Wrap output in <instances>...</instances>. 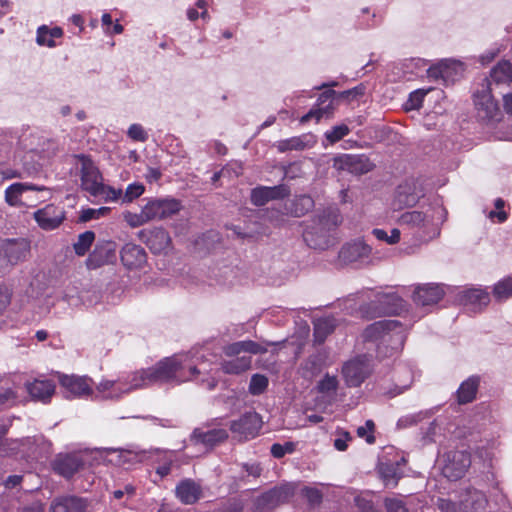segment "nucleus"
<instances>
[{"label": "nucleus", "mask_w": 512, "mask_h": 512, "mask_svg": "<svg viewBox=\"0 0 512 512\" xmlns=\"http://www.w3.org/2000/svg\"><path fill=\"white\" fill-rule=\"evenodd\" d=\"M183 353L174 354L159 360L146 369L134 371V385L141 389L153 385L177 386L187 382Z\"/></svg>", "instance_id": "nucleus-1"}, {"label": "nucleus", "mask_w": 512, "mask_h": 512, "mask_svg": "<svg viewBox=\"0 0 512 512\" xmlns=\"http://www.w3.org/2000/svg\"><path fill=\"white\" fill-rule=\"evenodd\" d=\"M447 211L440 204L422 206L421 210L407 211L401 214L399 223L415 229L418 239L428 242L440 234V226L446 220Z\"/></svg>", "instance_id": "nucleus-2"}, {"label": "nucleus", "mask_w": 512, "mask_h": 512, "mask_svg": "<svg viewBox=\"0 0 512 512\" xmlns=\"http://www.w3.org/2000/svg\"><path fill=\"white\" fill-rule=\"evenodd\" d=\"M341 223L337 208H328L313 219L305 222L303 239L315 250H326L335 244L334 232Z\"/></svg>", "instance_id": "nucleus-3"}, {"label": "nucleus", "mask_w": 512, "mask_h": 512, "mask_svg": "<svg viewBox=\"0 0 512 512\" xmlns=\"http://www.w3.org/2000/svg\"><path fill=\"white\" fill-rule=\"evenodd\" d=\"M364 337L378 342V354L388 357L402 349L406 340V327L398 320L384 319L369 325L364 331Z\"/></svg>", "instance_id": "nucleus-4"}, {"label": "nucleus", "mask_w": 512, "mask_h": 512, "mask_svg": "<svg viewBox=\"0 0 512 512\" xmlns=\"http://www.w3.org/2000/svg\"><path fill=\"white\" fill-rule=\"evenodd\" d=\"M183 355L187 382L198 381L209 391L215 389L218 383L212 374L215 370V356L204 349H193Z\"/></svg>", "instance_id": "nucleus-5"}, {"label": "nucleus", "mask_w": 512, "mask_h": 512, "mask_svg": "<svg viewBox=\"0 0 512 512\" xmlns=\"http://www.w3.org/2000/svg\"><path fill=\"white\" fill-rule=\"evenodd\" d=\"M473 101L480 121L492 125L502 120L503 112L492 95L490 82L487 78L482 80L481 88L474 92Z\"/></svg>", "instance_id": "nucleus-6"}, {"label": "nucleus", "mask_w": 512, "mask_h": 512, "mask_svg": "<svg viewBox=\"0 0 512 512\" xmlns=\"http://www.w3.org/2000/svg\"><path fill=\"white\" fill-rule=\"evenodd\" d=\"M438 466L445 478L456 481L464 477L471 466V455L466 450L449 449L439 455Z\"/></svg>", "instance_id": "nucleus-7"}, {"label": "nucleus", "mask_w": 512, "mask_h": 512, "mask_svg": "<svg viewBox=\"0 0 512 512\" xmlns=\"http://www.w3.org/2000/svg\"><path fill=\"white\" fill-rule=\"evenodd\" d=\"M134 372L116 380L103 379L96 385L95 399H120L132 391L141 389L134 385Z\"/></svg>", "instance_id": "nucleus-8"}, {"label": "nucleus", "mask_w": 512, "mask_h": 512, "mask_svg": "<svg viewBox=\"0 0 512 512\" xmlns=\"http://www.w3.org/2000/svg\"><path fill=\"white\" fill-rule=\"evenodd\" d=\"M372 372V359L366 355L356 356L342 366V376L348 387H358Z\"/></svg>", "instance_id": "nucleus-9"}, {"label": "nucleus", "mask_w": 512, "mask_h": 512, "mask_svg": "<svg viewBox=\"0 0 512 512\" xmlns=\"http://www.w3.org/2000/svg\"><path fill=\"white\" fill-rule=\"evenodd\" d=\"M59 382L66 399L88 398L94 395L93 381L87 376L62 374L59 376Z\"/></svg>", "instance_id": "nucleus-10"}, {"label": "nucleus", "mask_w": 512, "mask_h": 512, "mask_svg": "<svg viewBox=\"0 0 512 512\" xmlns=\"http://www.w3.org/2000/svg\"><path fill=\"white\" fill-rule=\"evenodd\" d=\"M294 494V488L289 484L274 487L263 493L255 500V512H272L279 505L286 503Z\"/></svg>", "instance_id": "nucleus-11"}, {"label": "nucleus", "mask_w": 512, "mask_h": 512, "mask_svg": "<svg viewBox=\"0 0 512 512\" xmlns=\"http://www.w3.org/2000/svg\"><path fill=\"white\" fill-rule=\"evenodd\" d=\"M424 196L422 183L416 179H407L400 184L392 201L395 210L414 206Z\"/></svg>", "instance_id": "nucleus-12"}, {"label": "nucleus", "mask_w": 512, "mask_h": 512, "mask_svg": "<svg viewBox=\"0 0 512 512\" xmlns=\"http://www.w3.org/2000/svg\"><path fill=\"white\" fill-rule=\"evenodd\" d=\"M262 425L263 421L258 413L246 412L230 423V430L235 438L246 441L255 438L259 434Z\"/></svg>", "instance_id": "nucleus-13"}, {"label": "nucleus", "mask_w": 512, "mask_h": 512, "mask_svg": "<svg viewBox=\"0 0 512 512\" xmlns=\"http://www.w3.org/2000/svg\"><path fill=\"white\" fill-rule=\"evenodd\" d=\"M76 168L80 170L81 187L90 195L103 183L102 175L92 161V159L84 154L75 155Z\"/></svg>", "instance_id": "nucleus-14"}, {"label": "nucleus", "mask_w": 512, "mask_h": 512, "mask_svg": "<svg viewBox=\"0 0 512 512\" xmlns=\"http://www.w3.org/2000/svg\"><path fill=\"white\" fill-rule=\"evenodd\" d=\"M138 236L153 254L166 255L173 249L172 239L169 233L162 227L141 230Z\"/></svg>", "instance_id": "nucleus-15"}, {"label": "nucleus", "mask_w": 512, "mask_h": 512, "mask_svg": "<svg viewBox=\"0 0 512 512\" xmlns=\"http://www.w3.org/2000/svg\"><path fill=\"white\" fill-rule=\"evenodd\" d=\"M227 438L228 432L226 429L205 424L193 430L190 436V442L194 445H203L206 448H212Z\"/></svg>", "instance_id": "nucleus-16"}, {"label": "nucleus", "mask_w": 512, "mask_h": 512, "mask_svg": "<svg viewBox=\"0 0 512 512\" xmlns=\"http://www.w3.org/2000/svg\"><path fill=\"white\" fill-rule=\"evenodd\" d=\"M144 206L150 221L169 218L181 209V203L174 198L151 199Z\"/></svg>", "instance_id": "nucleus-17"}, {"label": "nucleus", "mask_w": 512, "mask_h": 512, "mask_svg": "<svg viewBox=\"0 0 512 512\" xmlns=\"http://www.w3.org/2000/svg\"><path fill=\"white\" fill-rule=\"evenodd\" d=\"M458 302L472 312H480L490 303V293L481 287H472L460 291Z\"/></svg>", "instance_id": "nucleus-18"}, {"label": "nucleus", "mask_w": 512, "mask_h": 512, "mask_svg": "<svg viewBox=\"0 0 512 512\" xmlns=\"http://www.w3.org/2000/svg\"><path fill=\"white\" fill-rule=\"evenodd\" d=\"M29 252L30 242L27 239H5L0 242V255L12 265L25 260Z\"/></svg>", "instance_id": "nucleus-19"}, {"label": "nucleus", "mask_w": 512, "mask_h": 512, "mask_svg": "<svg viewBox=\"0 0 512 512\" xmlns=\"http://www.w3.org/2000/svg\"><path fill=\"white\" fill-rule=\"evenodd\" d=\"M336 92L334 90H326L321 93L317 99L316 104L310 109V111L301 117V122L305 123L311 119H315L317 122L323 118H329L334 113V97Z\"/></svg>", "instance_id": "nucleus-20"}, {"label": "nucleus", "mask_w": 512, "mask_h": 512, "mask_svg": "<svg viewBox=\"0 0 512 512\" xmlns=\"http://www.w3.org/2000/svg\"><path fill=\"white\" fill-rule=\"evenodd\" d=\"M335 165L341 170L356 175L368 173L374 167L365 154H343L335 159Z\"/></svg>", "instance_id": "nucleus-21"}, {"label": "nucleus", "mask_w": 512, "mask_h": 512, "mask_svg": "<svg viewBox=\"0 0 512 512\" xmlns=\"http://www.w3.org/2000/svg\"><path fill=\"white\" fill-rule=\"evenodd\" d=\"M34 219L43 230H54L64 221L65 211L62 207L49 204L37 210Z\"/></svg>", "instance_id": "nucleus-22"}, {"label": "nucleus", "mask_w": 512, "mask_h": 512, "mask_svg": "<svg viewBox=\"0 0 512 512\" xmlns=\"http://www.w3.org/2000/svg\"><path fill=\"white\" fill-rule=\"evenodd\" d=\"M371 253V247L363 240L356 239L342 246L338 257L344 264L363 262L368 259Z\"/></svg>", "instance_id": "nucleus-23"}, {"label": "nucleus", "mask_w": 512, "mask_h": 512, "mask_svg": "<svg viewBox=\"0 0 512 512\" xmlns=\"http://www.w3.org/2000/svg\"><path fill=\"white\" fill-rule=\"evenodd\" d=\"M442 285L427 283L418 285L413 292V301L416 305L428 307L437 304L444 296Z\"/></svg>", "instance_id": "nucleus-24"}, {"label": "nucleus", "mask_w": 512, "mask_h": 512, "mask_svg": "<svg viewBox=\"0 0 512 512\" xmlns=\"http://www.w3.org/2000/svg\"><path fill=\"white\" fill-rule=\"evenodd\" d=\"M30 191L43 192L47 191V188L30 183H13L5 190V201L12 207L25 206L24 195Z\"/></svg>", "instance_id": "nucleus-25"}, {"label": "nucleus", "mask_w": 512, "mask_h": 512, "mask_svg": "<svg viewBox=\"0 0 512 512\" xmlns=\"http://www.w3.org/2000/svg\"><path fill=\"white\" fill-rule=\"evenodd\" d=\"M123 265L129 269H141L147 262V254L143 247L133 243L125 244L120 252Z\"/></svg>", "instance_id": "nucleus-26"}, {"label": "nucleus", "mask_w": 512, "mask_h": 512, "mask_svg": "<svg viewBox=\"0 0 512 512\" xmlns=\"http://www.w3.org/2000/svg\"><path fill=\"white\" fill-rule=\"evenodd\" d=\"M289 192V189L284 185L256 187L251 191V202L256 206H263L270 200L282 199L288 196Z\"/></svg>", "instance_id": "nucleus-27"}, {"label": "nucleus", "mask_w": 512, "mask_h": 512, "mask_svg": "<svg viewBox=\"0 0 512 512\" xmlns=\"http://www.w3.org/2000/svg\"><path fill=\"white\" fill-rule=\"evenodd\" d=\"M115 258V245L113 242L98 243L86 260L89 269H96Z\"/></svg>", "instance_id": "nucleus-28"}, {"label": "nucleus", "mask_w": 512, "mask_h": 512, "mask_svg": "<svg viewBox=\"0 0 512 512\" xmlns=\"http://www.w3.org/2000/svg\"><path fill=\"white\" fill-rule=\"evenodd\" d=\"M175 495L181 503L191 505L200 499L202 489L194 480L184 479L176 486Z\"/></svg>", "instance_id": "nucleus-29"}, {"label": "nucleus", "mask_w": 512, "mask_h": 512, "mask_svg": "<svg viewBox=\"0 0 512 512\" xmlns=\"http://www.w3.org/2000/svg\"><path fill=\"white\" fill-rule=\"evenodd\" d=\"M375 302L381 305L378 314H400L406 308V302L395 292L378 293Z\"/></svg>", "instance_id": "nucleus-30"}, {"label": "nucleus", "mask_w": 512, "mask_h": 512, "mask_svg": "<svg viewBox=\"0 0 512 512\" xmlns=\"http://www.w3.org/2000/svg\"><path fill=\"white\" fill-rule=\"evenodd\" d=\"M84 465L83 459L76 454L59 456L53 463V469L59 475L70 478Z\"/></svg>", "instance_id": "nucleus-31"}, {"label": "nucleus", "mask_w": 512, "mask_h": 512, "mask_svg": "<svg viewBox=\"0 0 512 512\" xmlns=\"http://www.w3.org/2000/svg\"><path fill=\"white\" fill-rule=\"evenodd\" d=\"M267 347L252 340L237 341L224 346L223 352L227 357H239L242 352L250 354H263L267 352Z\"/></svg>", "instance_id": "nucleus-32"}, {"label": "nucleus", "mask_w": 512, "mask_h": 512, "mask_svg": "<svg viewBox=\"0 0 512 512\" xmlns=\"http://www.w3.org/2000/svg\"><path fill=\"white\" fill-rule=\"evenodd\" d=\"M27 391L34 400L47 403L55 392V384L51 380L36 379L27 384Z\"/></svg>", "instance_id": "nucleus-33"}, {"label": "nucleus", "mask_w": 512, "mask_h": 512, "mask_svg": "<svg viewBox=\"0 0 512 512\" xmlns=\"http://www.w3.org/2000/svg\"><path fill=\"white\" fill-rule=\"evenodd\" d=\"M64 35L61 27H49L41 25L36 30V43L41 47L55 48L58 44L57 39H61Z\"/></svg>", "instance_id": "nucleus-34"}, {"label": "nucleus", "mask_w": 512, "mask_h": 512, "mask_svg": "<svg viewBox=\"0 0 512 512\" xmlns=\"http://www.w3.org/2000/svg\"><path fill=\"white\" fill-rule=\"evenodd\" d=\"M465 70L464 63L456 59H444L433 68V74L448 80H454L463 74Z\"/></svg>", "instance_id": "nucleus-35"}, {"label": "nucleus", "mask_w": 512, "mask_h": 512, "mask_svg": "<svg viewBox=\"0 0 512 512\" xmlns=\"http://www.w3.org/2000/svg\"><path fill=\"white\" fill-rule=\"evenodd\" d=\"M401 462H404V458H402L401 461L396 462H380L379 473L386 487L394 488L397 485L398 480L402 477L403 472L401 470Z\"/></svg>", "instance_id": "nucleus-36"}, {"label": "nucleus", "mask_w": 512, "mask_h": 512, "mask_svg": "<svg viewBox=\"0 0 512 512\" xmlns=\"http://www.w3.org/2000/svg\"><path fill=\"white\" fill-rule=\"evenodd\" d=\"M85 509V502L74 496L57 498L50 507L51 512H84Z\"/></svg>", "instance_id": "nucleus-37"}, {"label": "nucleus", "mask_w": 512, "mask_h": 512, "mask_svg": "<svg viewBox=\"0 0 512 512\" xmlns=\"http://www.w3.org/2000/svg\"><path fill=\"white\" fill-rule=\"evenodd\" d=\"M413 371L408 366H398L395 370V389L388 391L390 397H395L406 391L413 382Z\"/></svg>", "instance_id": "nucleus-38"}, {"label": "nucleus", "mask_w": 512, "mask_h": 512, "mask_svg": "<svg viewBox=\"0 0 512 512\" xmlns=\"http://www.w3.org/2000/svg\"><path fill=\"white\" fill-rule=\"evenodd\" d=\"M480 377L473 375L463 381L457 390V399L460 404L472 402L478 391Z\"/></svg>", "instance_id": "nucleus-39"}, {"label": "nucleus", "mask_w": 512, "mask_h": 512, "mask_svg": "<svg viewBox=\"0 0 512 512\" xmlns=\"http://www.w3.org/2000/svg\"><path fill=\"white\" fill-rule=\"evenodd\" d=\"M486 495L477 489H467L464 498L462 499L465 510L469 512H479L485 509L487 505Z\"/></svg>", "instance_id": "nucleus-40"}, {"label": "nucleus", "mask_w": 512, "mask_h": 512, "mask_svg": "<svg viewBox=\"0 0 512 512\" xmlns=\"http://www.w3.org/2000/svg\"><path fill=\"white\" fill-rule=\"evenodd\" d=\"M251 362L252 359L250 356H240L223 360L220 366L224 373L238 375L247 371L251 367Z\"/></svg>", "instance_id": "nucleus-41"}, {"label": "nucleus", "mask_w": 512, "mask_h": 512, "mask_svg": "<svg viewBox=\"0 0 512 512\" xmlns=\"http://www.w3.org/2000/svg\"><path fill=\"white\" fill-rule=\"evenodd\" d=\"M336 326V320L332 316H324L314 321V340L321 344L327 336L333 332Z\"/></svg>", "instance_id": "nucleus-42"}, {"label": "nucleus", "mask_w": 512, "mask_h": 512, "mask_svg": "<svg viewBox=\"0 0 512 512\" xmlns=\"http://www.w3.org/2000/svg\"><path fill=\"white\" fill-rule=\"evenodd\" d=\"M490 78L496 84H510L512 82V63L508 60L500 61L491 69Z\"/></svg>", "instance_id": "nucleus-43"}, {"label": "nucleus", "mask_w": 512, "mask_h": 512, "mask_svg": "<svg viewBox=\"0 0 512 512\" xmlns=\"http://www.w3.org/2000/svg\"><path fill=\"white\" fill-rule=\"evenodd\" d=\"M339 381L336 376L325 374L324 377L317 383L316 390L318 393L327 398L329 402L335 399Z\"/></svg>", "instance_id": "nucleus-44"}, {"label": "nucleus", "mask_w": 512, "mask_h": 512, "mask_svg": "<svg viewBox=\"0 0 512 512\" xmlns=\"http://www.w3.org/2000/svg\"><path fill=\"white\" fill-rule=\"evenodd\" d=\"M492 294L498 302L505 301L512 297V275L504 277L495 283Z\"/></svg>", "instance_id": "nucleus-45"}, {"label": "nucleus", "mask_w": 512, "mask_h": 512, "mask_svg": "<svg viewBox=\"0 0 512 512\" xmlns=\"http://www.w3.org/2000/svg\"><path fill=\"white\" fill-rule=\"evenodd\" d=\"M160 455L161 459L155 468V472L159 479H163L171 473V469L175 461V456L171 451L161 452Z\"/></svg>", "instance_id": "nucleus-46"}, {"label": "nucleus", "mask_w": 512, "mask_h": 512, "mask_svg": "<svg viewBox=\"0 0 512 512\" xmlns=\"http://www.w3.org/2000/svg\"><path fill=\"white\" fill-rule=\"evenodd\" d=\"M95 240L93 231H85L78 236L77 241L73 244L74 251L78 256H84Z\"/></svg>", "instance_id": "nucleus-47"}, {"label": "nucleus", "mask_w": 512, "mask_h": 512, "mask_svg": "<svg viewBox=\"0 0 512 512\" xmlns=\"http://www.w3.org/2000/svg\"><path fill=\"white\" fill-rule=\"evenodd\" d=\"M122 190L116 189L111 186L101 184L98 188L92 193L91 196L100 197L105 202H114L121 198Z\"/></svg>", "instance_id": "nucleus-48"}, {"label": "nucleus", "mask_w": 512, "mask_h": 512, "mask_svg": "<svg viewBox=\"0 0 512 512\" xmlns=\"http://www.w3.org/2000/svg\"><path fill=\"white\" fill-rule=\"evenodd\" d=\"M275 147L280 153L287 151H300L305 148V143L301 137H291L288 139L280 140L275 143Z\"/></svg>", "instance_id": "nucleus-49"}, {"label": "nucleus", "mask_w": 512, "mask_h": 512, "mask_svg": "<svg viewBox=\"0 0 512 512\" xmlns=\"http://www.w3.org/2000/svg\"><path fill=\"white\" fill-rule=\"evenodd\" d=\"M269 384V380L265 375L262 374H253L249 383V393L251 395H261L265 392Z\"/></svg>", "instance_id": "nucleus-50"}, {"label": "nucleus", "mask_w": 512, "mask_h": 512, "mask_svg": "<svg viewBox=\"0 0 512 512\" xmlns=\"http://www.w3.org/2000/svg\"><path fill=\"white\" fill-rule=\"evenodd\" d=\"M301 371L302 376L304 378H313L315 375H317L321 371V365L320 360L317 356H310L308 357L302 364H301Z\"/></svg>", "instance_id": "nucleus-51"}, {"label": "nucleus", "mask_w": 512, "mask_h": 512, "mask_svg": "<svg viewBox=\"0 0 512 512\" xmlns=\"http://www.w3.org/2000/svg\"><path fill=\"white\" fill-rule=\"evenodd\" d=\"M372 234L375 236L376 239L384 241L390 245L398 243L400 241L401 236V232L397 228L392 229L390 234H388L383 229L375 228L372 230Z\"/></svg>", "instance_id": "nucleus-52"}, {"label": "nucleus", "mask_w": 512, "mask_h": 512, "mask_svg": "<svg viewBox=\"0 0 512 512\" xmlns=\"http://www.w3.org/2000/svg\"><path fill=\"white\" fill-rule=\"evenodd\" d=\"M124 219L133 228L142 226L150 221L145 206H143L140 213H125Z\"/></svg>", "instance_id": "nucleus-53"}, {"label": "nucleus", "mask_w": 512, "mask_h": 512, "mask_svg": "<svg viewBox=\"0 0 512 512\" xmlns=\"http://www.w3.org/2000/svg\"><path fill=\"white\" fill-rule=\"evenodd\" d=\"M349 132L350 129L346 124H339L326 131L325 137L330 143L334 144L347 136Z\"/></svg>", "instance_id": "nucleus-54"}, {"label": "nucleus", "mask_w": 512, "mask_h": 512, "mask_svg": "<svg viewBox=\"0 0 512 512\" xmlns=\"http://www.w3.org/2000/svg\"><path fill=\"white\" fill-rule=\"evenodd\" d=\"M427 416V411H420L418 413L405 415L398 419L397 427L400 429L411 427L413 425H416L418 422L422 421Z\"/></svg>", "instance_id": "nucleus-55"}, {"label": "nucleus", "mask_w": 512, "mask_h": 512, "mask_svg": "<svg viewBox=\"0 0 512 512\" xmlns=\"http://www.w3.org/2000/svg\"><path fill=\"white\" fill-rule=\"evenodd\" d=\"M110 210L111 209L109 207L82 209L79 219L82 222H88L93 219H99L101 217L106 216L110 212Z\"/></svg>", "instance_id": "nucleus-56"}, {"label": "nucleus", "mask_w": 512, "mask_h": 512, "mask_svg": "<svg viewBox=\"0 0 512 512\" xmlns=\"http://www.w3.org/2000/svg\"><path fill=\"white\" fill-rule=\"evenodd\" d=\"M429 90L418 89L410 93L408 100L405 102L404 107L406 110L419 109L422 105L425 95Z\"/></svg>", "instance_id": "nucleus-57"}, {"label": "nucleus", "mask_w": 512, "mask_h": 512, "mask_svg": "<svg viewBox=\"0 0 512 512\" xmlns=\"http://www.w3.org/2000/svg\"><path fill=\"white\" fill-rule=\"evenodd\" d=\"M145 191V187L141 183H131L127 186L124 195H122V201L125 203H130L133 200L140 197Z\"/></svg>", "instance_id": "nucleus-58"}, {"label": "nucleus", "mask_w": 512, "mask_h": 512, "mask_svg": "<svg viewBox=\"0 0 512 512\" xmlns=\"http://www.w3.org/2000/svg\"><path fill=\"white\" fill-rule=\"evenodd\" d=\"M127 136L137 142H146L149 138L147 131L141 124H131L127 130Z\"/></svg>", "instance_id": "nucleus-59"}, {"label": "nucleus", "mask_w": 512, "mask_h": 512, "mask_svg": "<svg viewBox=\"0 0 512 512\" xmlns=\"http://www.w3.org/2000/svg\"><path fill=\"white\" fill-rule=\"evenodd\" d=\"M313 199L310 196L302 195L295 199V216H301L313 207Z\"/></svg>", "instance_id": "nucleus-60"}, {"label": "nucleus", "mask_w": 512, "mask_h": 512, "mask_svg": "<svg viewBox=\"0 0 512 512\" xmlns=\"http://www.w3.org/2000/svg\"><path fill=\"white\" fill-rule=\"evenodd\" d=\"M437 506L441 512H469L465 510L462 502L457 504L449 499L439 498Z\"/></svg>", "instance_id": "nucleus-61"}, {"label": "nucleus", "mask_w": 512, "mask_h": 512, "mask_svg": "<svg viewBox=\"0 0 512 512\" xmlns=\"http://www.w3.org/2000/svg\"><path fill=\"white\" fill-rule=\"evenodd\" d=\"M373 430L374 422L372 420H367L364 426H360L357 428V435L360 438H365L367 443L372 444L375 441Z\"/></svg>", "instance_id": "nucleus-62"}, {"label": "nucleus", "mask_w": 512, "mask_h": 512, "mask_svg": "<svg viewBox=\"0 0 512 512\" xmlns=\"http://www.w3.org/2000/svg\"><path fill=\"white\" fill-rule=\"evenodd\" d=\"M294 451V444L292 442H286L285 444L275 443L271 446V454L275 458H282L286 454Z\"/></svg>", "instance_id": "nucleus-63"}, {"label": "nucleus", "mask_w": 512, "mask_h": 512, "mask_svg": "<svg viewBox=\"0 0 512 512\" xmlns=\"http://www.w3.org/2000/svg\"><path fill=\"white\" fill-rule=\"evenodd\" d=\"M385 507L387 512H408L404 502L398 498H386Z\"/></svg>", "instance_id": "nucleus-64"}]
</instances>
